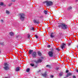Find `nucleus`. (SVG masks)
Returning <instances> with one entry per match:
<instances>
[{
    "label": "nucleus",
    "instance_id": "nucleus-1",
    "mask_svg": "<svg viewBox=\"0 0 78 78\" xmlns=\"http://www.w3.org/2000/svg\"><path fill=\"white\" fill-rule=\"evenodd\" d=\"M20 19L21 20H23L25 19V15L24 13H21L20 14Z\"/></svg>",
    "mask_w": 78,
    "mask_h": 78
},
{
    "label": "nucleus",
    "instance_id": "nucleus-2",
    "mask_svg": "<svg viewBox=\"0 0 78 78\" xmlns=\"http://www.w3.org/2000/svg\"><path fill=\"white\" fill-rule=\"evenodd\" d=\"M45 3H46V6H50L53 5V2L51 1H46Z\"/></svg>",
    "mask_w": 78,
    "mask_h": 78
},
{
    "label": "nucleus",
    "instance_id": "nucleus-3",
    "mask_svg": "<svg viewBox=\"0 0 78 78\" xmlns=\"http://www.w3.org/2000/svg\"><path fill=\"white\" fill-rule=\"evenodd\" d=\"M4 66L5 67H4V69H5V70H7L9 69V67L8 66V64H7V63H5L4 64Z\"/></svg>",
    "mask_w": 78,
    "mask_h": 78
},
{
    "label": "nucleus",
    "instance_id": "nucleus-4",
    "mask_svg": "<svg viewBox=\"0 0 78 78\" xmlns=\"http://www.w3.org/2000/svg\"><path fill=\"white\" fill-rule=\"evenodd\" d=\"M32 56L33 58H36L37 57V53L36 52L34 51L32 53Z\"/></svg>",
    "mask_w": 78,
    "mask_h": 78
},
{
    "label": "nucleus",
    "instance_id": "nucleus-5",
    "mask_svg": "<svg viewBox=\"0 0 78 78\" xmlns=\"http://www.w3.org/2000/svg\"><path fill=\"white\" fill-rule=\"evenodd\" d=\"M53 52L52 51H49L48 53V55L50 57H53Z\"/></svg>",
    "mask_w": 78,
    "mask_h": 78
},
{
    "label": "nucleus",
    "instance_id": "nucleus-6",
    "mask_svg": "<svg viewBox=\"0 0 78 78\" xmlns=\"http://www.w3.org/2000/svg\"><path fill=\"white\" fill-rule=\"evenodd\" d=\"M62 28L63 30H65V29H67V26L65 24H62Z\"/></svg>",
    "mask_w": 78,
    "mask_h": 78
},
{
    "label": "nucleus",
    "instance_id": "nucleus-7",
    "mask_svg": "<svg viewBox=\"0 0 78 78\" xmlns=\"http://www.w3.org/2000/svg\"><path fill=\"white\" fill-rule=\"evenodd\" d=\"M66 45L65 43L62 44L61 46V48H62V49L65 48H66Z\"/></svg>",
    "mask_w": 78,
    "mask_h": 78
},
{
    "label": "nucleus",
    "instance_id": "nucleus-8",
    "mask_svg": "<svg viewBox=\"0 0 78 78\" xmlns=\"http://www.w3.org/2000/svg\"><path fill=\"white\" fill-rule=\"evenodd\" d=\"M30 65L31 66H32V67H34V66L35 67H37V66H36L34 65V63H31L30 64Z\"/></svg>",
    "mask_w": 78,
    "mask_h": 78
},
{
    "label": "nucleus",
    "instance_id": "nucleus-9",
    "mask_svg": "<svg viewBox=\"0 0 78 78\" xmlns=\"http://www.w3.org/2000/svg\"><path fill=\"white\" fill-rule=\"evenodd\" d=\"M34 23H37V24H39V23H40V22H39V21H36V20H34V21H33Z\"/></svg>",
    "mask_w": 78,
    "mask_h": 78
},
{
    "label": "nucleus",
    "instance_id": "nucleus-10",
    "mask_svg": "<svg viewBox=\"0 0 78 78\" xmlns=\"http://www.w3.org/2000/svg\"><path fill=\"white\" fill-rule=\"evenodd\" d=\"M72 75V74L71 73H68L67 75H66V77H68V76H70L71 75Z\"/></svg>",
    "mask_w": 78,
    "mask_h": 78
},
{
    "label": "nucleus",
    "instance_id": "nucleus-11",
    "mask_svg": "<svg viewBox=\"0 0 78 78\" xmlns=\"http://www.w3.org/2000/svg\"><path fill=\"white\" fill-rule=\"evenodd\" d=\"M33 53V50H29V55H31V54H32Z\"/></svg>",
    "mask_w": 78,
    "mask_h": 78
},
{
    "label": "nucleus",
    "instance_id": "nucleus-12",
    "mask_svg": "<svg viewBox=\"0 0 78 78\" xmlns=\"http://www.w3.org/2000/svg\"><path fill=\"white\" fill-rule=\"evenodd\" d=\"M42 60L41 59H39L37 60L36 62V63H39V62H42Z\"/></svg>",
    "mask_w": 78,
    "mask_h": 78
},
{
    "label": "nucleus",
    "instance_id": "nucleus-13",
    "mask_svg": "<svg viewBox=\"0 0 78 78\" xmlns=\"http://www.w3.org/2000/svg\"><path fill=\"white\" fill-rule=\"evenodd\" d=\"M42 76L44 77H46L47 76V72H45L44 73L42 74Z\"/></svg>",
    "mask_w": 78,
    "mask_h": 78
},
{
    "label": "nucleus",
    "instance_id": "nucleus-14",
    "mask_svg": "<svg viewBox=\"0 0 78 78\" xmlns=\"http://www.w3.org/2000/svg\"><path fill=\"white\" fill-rule=\"evenodd\" d=\"M16 70L17 71V72L19 71L20 70V68L19 67H17L16 68Z\"/></svg>",
    "mask_w": 78,
    "mask_h": 78
},
{
    "label": "nucleus",
    "instance_id": "nucleus-15",
    "mask_svg": "<svg viewBox=\"0 0 78 78\" xmlns=\"http://www.w3.org/2000/svg\"><path fill=\"white\" fill-rule=\"evenodd\" d=\"M38 56H41L42 55V54H41V52L40 51H38Z\"/></svg>",
    "mask_w": 78,
    "mask_h": 78
},
{
    "label": "nucleus",
    "instance_id": "nucleus-16",
    "mask_svg": "<svg viewBox=\"0 0 78 78\" xmlns=\"http://www.w3.org/2000/svg\"><path fill=\"white\" fill-rule=\"evenodd\" d=\"M51 37H52V38H53L54 37V36H53V33H51Z\"/></svg>",
    "mask_w": 78,
    "mask_h": 78
},
{
    "label": "nucleus",
    "instance_id": "nucleus-17",
    "mask_svg": "<svg viewBox=\"0 0 78 78\" xmlns=\"http://www.w3.org/2000/svg\"><path fill=\"white\" fill-rule=\"evenodd\" d=\"M9 34L10 36H13L14 35V34L12 32H10Z\"/></svg>",
    "mask_w": 78,
    "mask_h": 78
},
{
    "label": "nucleus",
    "instance_id": "nucleus-18",
    "mask_svg": "<svg viewBox=\"0 0 78 78\" xmlns=\"http://www.w3.org/2000/svg\"><path fill=\"white\" fill-rule=\"evenodd\" d=\"M32 62H36H36H37V61H36L34 59L32 60Z\"/></svg>",
    "mask_w": 78,
    "mask_h": 78
},
{
    "label": "nucleus",
    "instance_id": "nucleus-19",
    "mask_svg": "<svg viewBox=\"0 0 78 78\" xmlns=\"http://www.w3.org/2000/svg\"><path fill=\"white\" fill-rule=\"evenodd\" d=\"M30 70V69L28 68L26 69V71L27 72H29Z\"/></svg>",
    "mask_w": 78,
    "mask_h": 78
},
{
    "label": "nucleus",
    "instance_id": "nucleus-20",
    "mask_svg": "<svg viewBox=\"0 0 78 78\" xmlns=\"http://www.w3.org/2000/svg\"><path fill=\"white\" fill-rule=\"evenodd\" d=\"M55 50H57L58 51H60V49H59V48H56L55 49Z\"/></svg>",
    "mask_w": 78,
    "mask_h": 78
},
{
    "label": "nucleus",
    "instance_id": "nucleus-21",
    "mask_svg": "<svg viewBox=\"0 0 78 78\" xmlns=\"http://www.w3.org/2000/svg\"><path fill=\"white\" fill-rule=\"evenodd\" d=\"M6 13H7V14H9V13H10L9 12V11H8V10H6Z\"/></svg>",
    "mask_w": 78,
    "mask_h": 78
},
{
    "label": "nucleus",
    "instance_id": "nucleus-22",
    "mask_svg": "<svg viewBox=\"0 0 78 78\" xmlns=\"http://www.w3.org/2000/svg\"><path fill=\"white\" fill-rule=\"evenodd\" d=\"M30 30H33V31H34V27H31L30 28Z\"/></svg>",
    "mask_w": 78,
    "mask_h": 78
},
{
    "label": "nucleus",
    "instance_id": "nucleus-23",
    "mask_svg": "<svg viewBox=\"0 0 78 78\" xmlns=\"http://www.w3.org/2000/svg\"><path fill=\"white\" fill-rule=\"evenodd\" d=\"M44 14H47V12L45 10H44Z\"/></svg>",
    "mask_w": 78,
    "mask_h": 78
},
{
    "label": "nucleus",
    "instance_id": "nucleus-24",
    "mask_svg": "<svg viewBox=\"0 0 78 78\" xmlns=\"http://www.w3.org/2000/svg\"><path fill=\"white\" fill-rule=\"evenodd\" d=\"M72 9V7H71L70 6V7H69L68 9V10H70V9Z\"/></svg>",
    "mask_w": 78,
    "mask_h": 78
},
{
    "label": "nucleus",
    "instance_id": "nucleus-25",
    "mask_svg": "<svg viewBox=\"0 0 78 78\" xmlns=\"http://www.w3.org/2000/svg\"><path fill=\"white\" fill-rule=\"evenodd\" d=\"M46 67H49V68H50V67H51L50 65H46Z\"/></svg>",
    "mask_w": 78,
    "mask_h": 78
},
{
    "label": "nucleus",
    "instance_id": "nucleus-26",
    "mask_svg": "<svg viewBox=\"0 0 78 78\" xmlns=\"http://www.w3.org/2000/svg\"><path fill=\"white\" fill-rule=\"evenodd\" d=\"M62 75H63V73H62L59 74V75H60L61 76Z\"/></svg>",
    "mask_w": 78,
    "mask_h": 78
},
{
    "label": "nucleus",
    "instance_id": "nucleus-27",
    "mask_svg": "<svg viewBox=\"0 0 78 78\" xmlns=\"http://www.w3.org/2000/svg\"><path fill=\"white\" fill-rule=\"evenodd\" d=\"M4 4L3 2H1L0 4V5H1V6H3V5Z\"/></svg>",
    "mask_w": 78,
    "mask_h": 78
},
{
    "label": "nucleus",
    "instance_id": "nucleus-28",
    "mask_svg": "<svg viewBox=\"0 0 78 78\" xmlns=\"http://www.w3.org/2000/svg\"><path fill=\"white\" fill-rule=\"evenodd\" d=\"M28 37L29 38V39H30V34H28Z\"/></svg>",
    "mask_w": 78,
    "mask_h": 78
},
{
    "label": "nucleus",
    "instance_id": "nucleus-29",
    "mask_svg": "<svg viewBox=\"0 0 78 78\" xmlns=\"http://www.w3.org/2000/svg\"><path fill=\"white\" fill-rule=\"evenodd\" d=\"M58 27L59 28H60V27H62V24L61 25H58Z\"/></svg>",
    "mask_w": 78,
    "mask_h": 78
},
{
    "label": "nucleus",
    "instance_id": "nucleus-30",
    "mask_svg": "<svg viewBox=\"0 0 78 78\" xmlns=\"http://www.w3.org/2000/svg\"><path fill=\"white\" fill-rule=\"evenodd\" d=\"M35 37H36V39H38V36L35 35Z\"/></svg>",
    "mask_w": 78,
    "mask_h": 78
},
{
    "label": "nucleus",
    "instance_id": "nucleus-31",
    "mask_svg": "<svg viewBox=\"0 0 78 78\" xmlns=\"http://www.w3.org/2000/svg\"><path fill=\"white\" fill-rule=\"evenodd\" d=\"M12 2L14 3L16 2V0H12Z\"/></svg>",
    "mask_w": 78,
    "mask_h": 78
},
{
    "label": "nucleus",
    "instance_id": "nucleus-32",
    "mask_svg": "<svg viewBox=\"0 0 78 78\" xmlns=\"http://www.w3.org/2000/svg\"><path fill=\"white\" fill-rule=\"evenodd\" d=\"M11 5H12V3H10L9 5V6H11Z\"/></svg>",
    "mask_w": 78,
    "mask_h": 78
},
{
    "label": "nucleus",
    "instance_id": "nucleus-33",
    "mask_svg": "<svg viewBox=\"0 0 78 78\" xmlns=\"http://www.w3.org/2000/svg\"><path fill=\"white\" fill-rule=\"evenodd\" d=\"M66 73H68L69 72V70H66Z\"/></svg>",
    "mask_w": 78,
    "mask_h": 78
},
{
    "label": "nucleus",
    "instance_id": "nucleus-34",
    "mask_svg": "<svg viewBox=\"0 0 78 78\" xmlns=\"http://www.w3.org/2000/svg\"><path fill=\"white\" fill-rule=\"evenodd\" d=\"M48 48H50V45H48Z\"/></svg>",
    "mask_w": 78,
    "mask_h": 78
},
{
    "label": "nucleus",
    "instance_id": "nucleus-35",
    "mask_svg": "<svg viewBox=\"0 0 78 78\" xmlns=\"http://www.w3.org/2000/svg\"><path fill=\"white\" fill-rule=\"evenodd\" d=\"M51 78H53V75H51Z\"/></svg>",
    "mask_w": 78,
    "mask_h": 78
},
{
    "label": "nucleus",
    "instance_id": "nucleus-36",
    "mask_svg": "<svg viewBox=\"0 0 78 78\" xmlns=\"http://www.w3.org/2000/svg\"><path fill=\"white\" fill-rule=\"evenodd\" d=\"M1 20L2 22V23L3 22V20Z\"/></svg>",
    "mask_w": 78,
    "mask_h": 78
},
{
    "label": "nucleus",
    "instance_id": "nucleus-37",
    "mask_svg": "<svg viewBox=\"0 0 78 78\" xmlns=\"http://www.w3.org/2000/svg\"><path fill=\"white\" fill-rule=\"evenodd\" d=\"M73 78H76V77H75V76H73Z\"/></svg>",
    "mask_w": 78,
    "mask_h": 78
},
{
    "label": "nucleus",
    "instance_id": "nucleus-38",
    "mask_svg": "<svg viewBox=\"0 0 78 78\" xmlns=\"http://www.w3.org/2000/svg\"><path fill=\"white\" fill-rule=\"evenodd\" d=\"M0 44L1 45H3V43L2 44V43H1Z\"/></svg>",
    "mask_w": 78,
    "mask_h": 78
},
{
    "label": "nucleus",
    "instance_id": "nucleus-39",
    "mask_svg": "<svg viewBox=\"0 0 78 78\" xmlns=\"http://www.w3.org/2000/svg\"><path fill=\"white\" fill-rule=\"evenodd\" d=\"M77 48H78V45H77Z\"/></svg>",
    "mask_w": 78,
    "mask_h": 78
},
{
    "label": "nucleus",
    "instance_id": "nucleus-40",
    "mask_svg": "<svg viewBox=\"0 0 78 78\" xmlns=\"http://www.w3.org/2000/svg\"><path fill=\"white\" fill-rule=\"evenodd\" d=\"M76 72H78V70H77Z\"/></svg>",
    "mask_w": 78,
    "mask_h": 78
},
{
    "label": "nucleus",
    "instance_id": "nucleus-41",
    "mask_svg": "<svg viewBox=\"0 0 78 78\" xmlns=\"http://www.w3.org/2000/svg\"><path fill=\"white\" fill-rule=\"evenodd\" d=\"M69 45H70V43L69 44Z\"/></svg>",
    "mask_w": 78,
    "mask_h": 78
},
{
    "label": "nucleus",
    "instance_id": "nucleus-42",
    "mask_svg": "<svg viewBox=\"0 0 78 78\" xmlns=\"http://www.w3.org/2000/svg\"><path fill=\"white\" fill-rule=\"evenodd\" d=\"M58 68H57V70H58Z\"/></svg>",
    "mask_w": 78,
    "mask_h": 78
}]
</instances>
